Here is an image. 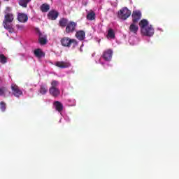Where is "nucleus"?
<instances>
[{
    "instance_id": "1",
    "label": "nucleus",
    "mask_w": 179,
    "mask_h": 179,
    "mask_svg": "<svg viewBox=\"0 0 179 179\" xmlns=\"http://www.w3.org/2000/svg\"><path fill=\"white\" fill-rule=\"evenodd\" d=\"M58 86H59V81L55 80H52L51 87L49 88V93L52 97H58V96L61 94V91L59 88H58Z\"/></svg>"
},
{
    "instance_id": "2",
    "label": "nucleus",
    "mask_w": 179,
    "mask_h": 179,
    "mask_svg": "<svg viewBox=\"0 0 179 179\" xmlns=\"http://www.w3.org/2000/svg\"><path fill=\"white\" fill-rule=\"evenodd\" d=\"M60 43L62 47H67V48H71V45H73V48H75V47L78 45V41H76V39H72L66 36L63 37L60 40Z\"/></svg>"
},
{
    "instance_id": "3",
    "label": "nucleus",
    "mask_w": 179,
    "mask_h": 179,
    "mask_svg": "<svg viewBox=\"0 0 179 179\" xmlns=\"http://www.w3.org/2000/svg\"><path fill=\"white\" fill-rule=\"evenodd\" d=\"M131 16V10L127 7L120 9L117 13V17L122 20H127Z\"/></svg>"
},
{
    "instance_id": "4",
    "label": "nucleus",
    "mask_w": 179,
    "mask_h": 179,
    "mask_svg": "<svg viewBox=\"0 0 179 179\" xmlns=\"http://www.w3.org/2000/svg\"><path fill=\"white\" fill-rule=\"evenodd\" d=\"M11 91L15 97H19L20 96L23 95V92L20 90V88H19V86L16 84H12L11 85Z\"/></svg>"
},
{
    "instance_id": "5",
    "label": "nucleus",
    "mask_w": 179,
    "mask_h": 179,
    "mask_svg": "<svg viewBox=\"0 0 179 179\" xmlns=\"http://www.w3.org/2000/svg\"><path fill=\"white\" fill-rule=\"evenodd\" d=\"M131 17L133 23H138V22H139L142 17V13H141L139 10H134L131 14Z\"/></svg>"
},
{
    "instance_id": "6",
    "label": "nucleus",
    "mask_w": 179,
    "mask_h": 179,
    "mask_svg": "<svg viewBox=\"0 0 179 179\" xmlns=\"http://www.w3.org/2000/svg\"><path fill=\"white\" fill-rule=\"evenodd\" d=\"M76 29V22L73 21H71L69 23L67 24L66 27V33L69 34V33H73Z\"/></svg>"
},
{
    "instance_id": "7",
    "label": "nucleus",
    "mask_w": 179,
    "mask_h": 179,
    "mask_svg": "<svg viewBox=\"0 0 179 179\" xmlns=\"http://www.w3.org/2000/svg\"><path fill=\"white\" fill-rule=\"evenodd\" d=\"M141 33L144 36H147L148 37H152V36H153V34H155V29H153V27H152V25H150V27H148L147 28H145L144 29H143V31H141Z\"/></svg>"
},
{
    "instance_id": "8",
    "label": "nucleus",
    "mask_w": 179,
    "mask_h": 179,
    "mask_svg": "<svg viewBox=\"0 0 179 179\" xmlns=\"http://www.w3.org/2000/svg\"><path fill=\"white\" fill-rule=\"evenodd\" d=\"M101 58H103L104 61H111V58H113V50L111 49L105 50Z\"/></svg>"
},
{
    "instance_id": "9",
    "label": "nucleus",
    "mask_w": 179,
    "mask_h": 179,
    "mask_svg": "<svg viewBox=\"0 0 179 179\" xmlns=\"http://www.w3.org/2000/svg\"><path fill=\"white\" fill-rule=\"evenodd\" d=\"M59 16V13L56 10H51L48 13V19H49V20H57Z\"/></svg>"
},
{
    "instance_id": "10",
    "label": "nucleus",
    "mask_w": 179,
    "mask_h": 179,
    "mask_svg": "<svg viewBox=\"0 0 179 179\" xmlns=\"http://www.w3.org/2000/svg\"><path fill=\"white\" fill-rule=\"evenodd\" d=\"M3 26L6 30H8L9 33H13L15 31V29H13V24H12V22H8L6 20L3 21Z\"/></svg>"
},
{
    "instance_id": "11",
    "label": "nucleus",
    "mask_w": 179,
    "mask_h": 179,
    "mask_svg": "<svg viewBox=\"0 0 179 179\" xmlns=\"http://www.w3.org/2000/svg\"><path fill=\"white\" fill-rule=\"evenodd\" d=\"M38 43L41 45H45L48 41H47V35L42 34L40 31H38Z\"/></svg>"
},
{
    "instance_id": "12",
    "label": "nucleus",
    "mask_w": 179,
    "mask_h": 179,
    "mask_svg": "<svg viewBox=\"0 0 179 179\" xmlns=\"http://www.w3.org/2000/svg\"><path fill=\"white\" fill-rule=\"evenodd\" d=\"M17 20L18 22H20L21 23H26L27 20H29V17L27 15L22 13H17Z\"/></svg>"
},
{
    "instance_id": "13",
    "label": "nucleus",
    "mask_w": 179,
    "mask_h": 179,
    "mask_svg": "<svg viewBox=\"0 0 179 179\" xmlns=\"http://www.w3.org/2000/svg\"><path fill=\"white\" fill-rule=\"evenodd\" d=\"M55 66L61 69H65V68H69L71 66V63L68 62H57Z\"/></svg>"
},
{
    "instance_id": "14",
    "label": "nucleus",
    "mask_w": 179,
    "mask_h": 179,
    "mask_svg": "<svg viewBox=\"0 0 179 179\" xmlns=\"http://www.w3.org/2000/svg\"><path fill=\"white\" fill-rule=\"evenodd\" d=\"M1 97H9L10 96V91L7 87L3 86L1 87Z\"/></svg>"
},
{
    "instance_id": "15",
    "label": "nucleus",
    "mask_w": 179,
    "mask_h": 179,
    "mask_svg": "<svg viewBox=\"0 0 179 179\" xmlns=\"http://www.w3.org/2000/svg\"><path fill=\"white\" fill-rule=\"evenodd\" d=\"M137 24V22H132L130 24L129 31L133 33V34H137L138 31L139 30V27H138Z\"/></svg>"
},
{
    "instance_id": "16",
    "label": "nucleus",
    "mask_w": 179,
    "mask_h": 179,
    "mask_svg": "<svg viewBox=\"0 0 179 179\" xmlns=\"http://www.w3.org/2000/svg\"><path fill=\"white\" fill-rule=\"evenodd\" d=\"M76 37L78 40H80V41H83V40L86 38V34L85 31H78L76 34Z\"/></svg>"
},
{
    "instance_id": "17",
    "label": "nucleus",
    "mask_w": 179,
    "mask_h": 179,
    "mask_svg": "<svg viewBox=\"0 0 179 179\" xmlns=\"http://www.w3.org/2000/svg\"><path fill=\"white\" fill-rule=\"evenodd\" d=\"M53 104L56 111H58V113H62L64 110V105L59 101H55Z\"/></svg>"
},
{
    "instance_id": "18",
    "label": "nucleus",
    "mask_w": 179,
    "mask_h": 179,
    "mask_svg": "<svg viewBox=\"0 0 179 179\" xmlns=\"http://www.w3.org/2000/svg\"><path fill=\"white\" fill-rule=\"evenodd\" d=\"M86 19L87 20H90V22L96 20V13L91 10L90 12L87 13Z\"/></svg>"
},
{
    "instance_id": "19",
    "label": "nucleus",
    "mask_w": 179,
    "mask_h": 179,
    "mask_svg": "<svg viewBox=\"0 0 179 179\" xmlns=\"http://www.w3.org/2000/svg\"><path fill=\"white\" fill-rule=\"evenodd\" d=\"M138 24H139L140 29L142 31H143V29H146L148 27V26H149V22H148L147 20L143 19L140 21Z\"/></svg>"
},
{
    "instance_id": "20",
    "label": "nucleus",
    "mask_w": 179,
    "mask_h": 179,
    "mask_svg": "<svg viewBox=\"0 0 179 179\" xmlns=\"http://www.w3.org/2000/svg\"><path fill=\"white\" fill-rule=\"evenodd\" d=\"M4 20H6V22H13V20H15V16L13 15V14L12 13H6L5 16H4Z\"/></svg>"
},
{
    "instance_id": "21",
    "label": "nucleus",
    "mask_w": 179,
    "mask_h": 179,
    "mask_svg": "<svg viewBox=\"0 0 179 179\" xmlns=\"http://www.w3.org/2000/svg\"><path fill=\"white\" fill-rule=\"evenodd\" d=\"M47 92H48V87H47V85L44 84L41 85L39 93H41V94L42 95H44L47 94Z\"/></svg>"
},
{
    "instance_id": "22",
    "label": "nucleus",
    "mask_w": 179,
    "mask_h": 179,
    "mask_svg": "<svg viewBox=\"0 0 179 179\" xmlns=\"http://www.w3.org/2000/svg\"><path fill=\"white\" fill-rule=\"evenodd\" d=\"M50 4L48 3H43L41 7H40V10H41V12H43V13H46V12H48V10H50Z\"/></svg>"
},
{
    "instance_id": "23",
    "label": "nucleus",
    "mask_w": 179,
    "mask_h": 179,
    "mask_svg": "<svg viewBox=\"0 0 179 179\" xmlns=\"http://www.w3.org/2000/svg\"><path fill=\"white\" fill-rule=\"evenodd\" d=\"M68 24V19L66 18L63 17L59 20V26L60 27H66Z\"/></svg>"
},
{
    "instance_id": "24",
    "label": "nucleus",
    "mask_w": 179,
    "mask_h": 179,
    "mask_svg": "<svg viewBox=\"0 0 179 179\" xmlns=\"http://www.w3.org/2000/svg\"><path fill=\"white\" fill-rule=\"evenodd\" d=\"M34 54L35 57L37 58H41V57H44V52L41 51V49H36L34 51Z\"/></svg>"
},
{
    "instance_id": "25",
    "label": "nucleus",
    "mask_w": 179,
    "mask_h": 179,
    "mask_svg": "<svg viewBox=\"0 0 179 179\" xmlns=\"http://www.w3.org/2000/svg\"><path fill=\"white\" fill-rule=\"evenodd\" d=\"M31 2V0H19V5L22 6V8H27V3Z\"/></svg>"
},
{
    "instance_id": "26",
    "label": "nucleus",
    "mask_w": 179,
    "mask_h": 179,
    "mask_svg": "<svg viewBox=\"0 0 179 179\" xmlns=\"http://www.w3.org/2000/svg\"><path fill=\"white\" fill-rule=\"evenodd\" d=\"M107 38H115V32H114V30L111 28L108 31Z\"/></svg>"
},
{
    "instance_id": "27",
    "label": "nucleus",
    "mask_w": 179,
    "mask_h": 179,
    "mask_svg": "<svg viewBox=\"0 0 179 179\" xmlns=\"http://www.w3.org/2000/svg\"><path fill=\"white\" fill-rule=\"evenodd\" d=\"M8 62V57L5 56V55H1V64H5Z\"/></svg>"
},
{
    "instance_id": "28",
    "label": "nucleus",
    "mask_w": 179,
    "mask_h": 179,
    "mask_svg": "<svg viewBox=\"0 0 179 179\" xmlns=\"http://www.w3.org/2000/svg\"><path fill=\"white\" fill-rule=\"evenodd\" d=\"M1 109L3 113H4V111H6V103H5V102L3 101L1 102Z\"/></svg>"
},
{
    "instance_id": "29",
    "label": "nucleus",
    "mask_w": 179,
    "mask_h": 179,
    "mask_svg": "<svg viewBox=\"0 0 179 179\" xmlns=\"http://www.w3.org/2000/svg\"><path fill=\"white\" fill-rule=\"evenodd\" d=\"M16 27H17V29H22L23 27L19 24H17Z\"/></svg>"
},
{
    "instance_id": "30",
    "label": "nucleus",
    "mask_w": 179,
    "mask_h": 179,
    "mask_svg": "<svg viewBox=\"0 0 179 179\" xmlns=\"http://www.w3.org/2000/svg\"><path fill=\"white\" fill-rule=\"evenodd\" d=\"M6 9H7L8 12H10V8L7 7Z\"/></svg>"
},
{
    "instance_id": "31",
    "label": "nucleus",
    "mask_w": 179,
    "mask_h": 179,
    "mask_svg": "<svg viewBox=\"0 0 179 179\" xmlns=\"http://www.w3.org/2000/svg\"><path fill=\"white\" fill-rule=\"evenodd\" d=\"M3 1H9V0H3Z\"/></svg>"
},
{
    "instance_id": "32",
    "label": "nucleus",
    "mask_w": 179,
    "mask_h": 179,
    "mask_svg": "<svg viewBox=\"0 0 179 179\" xmlns=\"http://www.w3.org/2000/svg\"><path fill=\"white\" fill-rule=\"evenodd\" d=\"M71 1H75V0H71Z\"/></svg>"
}]
</instances>
